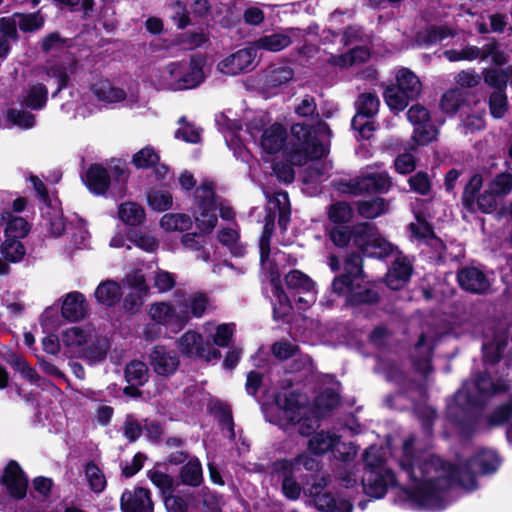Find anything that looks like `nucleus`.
<instances>
[{
  "label": "nucleus",
  "instance_id": "1",
  "mask_svg": "<svg viewBox=\"0 0 512 512\" xmlns=\"http://www.w3.org/2000/svg\"><path fill=\"white\" fill-rule=\"evenodd\" d=\"M457 464L431 454L415 462L416 479H410L413 487L400 486L399 499L417 508L442 510L445 508V492L455 485Z\"/></svg>",
  "mask_w": 512,
  "mask_h": 512
},
{
  "label": "nucleus",
  "instance_id": "2",
  "mask_svg": "<svg viewBox=\"0 0 512 512\" xmlns=\"http://www.w3.org/2000/svg\"><path fill=\"white\" fill-rule=\"evenodd\" d=\"M331 293L345 299L353 312L368 311L382 299L379 285L367 280L364 261L359 253L350 252L343 260V271L331 282Z\"/></svg>",
  "mask_w": 512,
  "mask_h": 512
},
{
  "label": "nucleus",
  "instance_id": "3",
  "mask_svg": "<svg viewBox=\"0 0 512 512\" xmlns=\"http://www.w3.org/2000/svg\"><path fill=\"white\" fill-rule=\"evenodd\" d=\"M286 153L292 165L303 166L309 161L324 158L328 151L311 125L296 123L291 127V140Z\"/></svg>",
  "mask_w": 512,
  "mask_h": 512
},
{
  "label": "nucleus",
  "instance_id": "4",
  "mask_svg": "<svg viewBox=\"0 0 512 512\" xmlns=\"http://www.w3.org/2000/svg\"><path fill=\"white\" fill-rule=\"evenodd\" d=\"M499 465L500 461L495 453L480 451L457 464L455 485L474 491L478 488L477 476L492 474L496 472Z\"/></svg>",
  "mask_w": 512,
  "mask_h": 512
},
{
  "label": "nucleus",
  "instance_id": "5",
  "mask_svg": "<svg viewBox=\"0 0 512 512\" xmlns=\"http://www.w3.org/2000/svg\"><path fill=\"white\" fill-rule=\"evenodd\" d=\"M483 404L479 396L459 389L454 394L453 403L447 405L446 418L460 430L461 434L470 436L476 427V418L472 411Z\"/></svg>",
  "mask_w": 512,
  "mask_h": 512
},
{
  "label": "nucleus",
  "instance_id": "6",
  "mask_svg": "<svg viewBox=\"0 0 512 512\" xmlns=\"http://www.w3.org/2000/svg\"><path fill=\"white\" fill-rule=\"evenodd\" d=\"M195 202L200 210L199 217L195 218L197 228L204 234H210L216 227L218 217L217 195L213 182H203L195 192Z\"/></svg>",
  "mask_w": 512,
  "mask_h": 512
},
{
  "label": "nucleus",
  "instance_id": "7",
  "mask_svg": "<svg viewBox=\"0 0 512 512\" xmlns=\"http://www.w3.org/2000/svg\"><path fill=\"white\" fill-rule=\"evenodd\" d=\"M206 65L205 56L197 53L190 56L189 70H186L185 61H175L168 65V71L173 78H177L182 89H192L199 86L205 79L203 71Z\"/></svg>",
  "mask_w": 512,
  "mask_h": 512
},
{
  "label": "nucleus",
  "instance_id": "8",
  "mask_svg": "<svg viewBox=\"0 0 512 512\" xmlns=\"http://www.w3.org/2000/svg\"><path fill=\"white\" fill-rule=\"evenodd\" d=\"M512 322H476L475 329L488 330L492 333L491 343L484 344L485 362L495 365L500 362L501 355L507 346L509 329Z\"/></svg>",
  "mask_w": 512,
  "mask_h": 512
},
{
  "label": "nucleus",
  "instance_id": "9",
  "mask_svg": "<svg viewBox=\"0 0 512 512\" xmlns=\"http://www.w3.org/2000/svg\"><path fill=\"white\" fill-rule=\"evenodd\" d=\"M408 121L413 125V140L417 145L425 146L436 139L438 130L432 122L429 110L416 103L406 113Z\"/></svg>",
  "mask_w": 512,
  "mask_h": 512
},
{
  "label": "nucleus",
  "instance_id": "10",
  "mask_svg": "<svg viewBox=\"0 0 512 512\" xmlns=\"http://www.w3.org/2000/svg\"><path fill=\"white\" fill-rule=\"evenodd\" d=\"M456 280L462 290L474 295L487 294L492 285L483 266L466 265L459 268Z\"/></svg>",
  "mask_w": 512,
  "mask_h": 512
},
{
  "label": "nucleus",
  "instance_id": "11",
  "mask_svg": "<svg viewBox=\"0 0 512 512\" xmlns=\"http://www.w3.org/2000/svg\"><path fill=\"white\" fill-rule=\"evenodd\" d=\"M364 493L374 499L383 498L389 487H398L395 473L392 469L373 471L365 470L361 480Z\"/></svg>",
  "mask_w": 512,
  "mask_h": 512
},
{
  "label": "nucleus",
  "instance_id": "12",
  "mask_svg": "<svg viewBox=\"0 0 512 512\" xmlns=\"http://www.w3.org/2000/svg\"><path fill=\"white\" fill-rule=\"evenodd\" d=\"M414 268L409 258L400 250L388 267L383 281L385 285L394 291L403 289L411 280Z\"/></svg>",
  "mask_w": 512,
  "mask_h": 512
},
{
  "label": "nucleus",
  "instance_id": "13",
  "mask_svg": "<svg viewBox=\"0 0 512 512\" xmlns=\"http://www.w3.org/2000/svg\"><path fill=\"white\" fill-rule=\"evenodd\" d=\"M0 484L6 488L9 496L16 500L26 497L28 479L17 461L10 460L4 467L3 474L0 477Z\"/></svg>",
  "mask_w": 512,
  "mask_h": 512
},
{
  "label": "nucleus",
  "instance_id": "14",
  "mask_svg": "<svg viewBox=\"0 0 512 512\" xmlns=\"http://www.w3.org/2000/svg\"><path fill=\"white\" fill-rule=\"evenodd\" d=\"M121 512H154L151 490L142 486L125 488L120 497Z\"/></svg>",
  "mask_w": 512,
  "mask_h": 512
},
{
  "label": "nucleus",
  "instance_id": "15",
  "mask_svg": "<svg viewBox=\"0 0 512 512\" xmlns=\"http://www.w3.org/2000/svg\"><path fill=\"white\" fill-rule=\"evenodd\" d=\"M216 308L215 300L207 293L201 291L191 293L187 298H183V301L178 304V312L184 315L182 320H189V317H204L205 315L214 312ZM176 320H181V318L178 317Z\"/></svg>",
  "mask_w": 512,
  "mask_h": 512
},
{
  "label": "nucleus",
  "instance_id": "16",
  "mask_svg": "<svg viewBox=\"0 0 512 512\" xmlns=\"http://www.w3.org/2000/svg\"><path fill=\"white\" fill-rule=\"evenodd\" d=\"M81 180L88 191L96 196H103L111 187L109 171L103 164L92 163L81 174Z\"/></svg>",
  "mask_w": 512,
  "mask_h": 512
},
{
  "label": "nucleus",
  "instance_id": "17",
  "mask_svg": "<svg viewBox=\"0 0 512 512\" xmlns=\"http://www.w3.org/2000/svg\"><path fill=\"white\" fill-rule=\"evenodd\" d=\"M434 348L435 345L428 343L426 334L421 332L413 346L410 361L413 368L424 377H427L433 371L432 360Z\"/></svg>",
  "mask_w": 512,
  "mask_h": 512
},
{
  "label": "nucleus",
  "instance_id": "18",
  "mask_svg": "<svg viewBox=\"0 0 512 512\" xmlns=\"http://www.w3.org/2000/svg\"><path fill=\"white\" fill-rule=\"evenodd\" d=\"M149 364L157 375L169 377L177 371L180 360L173 351H168L165 346L155 345L149 354Z\"/></svg>",
  "mask_w": 512,
  "mask_h": 512
},
{
  "label": "nucleus",
  "instance_id": "19",
  "mask_svg": "<svg viewBox=\"0 0 512 512\" xmlns=\"http://www.w3.org/2000/svg\"><path fill=\"white\" fill-rule=\"evenodd\" d=\"M89 310L85 295L79 291H71L61 297L60 312L63 320H85Z\"/></svg>",
  "mask_w": 512,
  "mask_h": 512
},
{
  "label": "nucleus",
  "instance_id": "20",
  "mask_svg": "<svg viewBox=\"0 0 512 512\" xmlns=\"http://www.w3.org/2000/svg\"><path fill=\"white\" fill-rule=\"evenodd\" d=\"M390 186V178L385 173H372L347 183V187L352 194L386 193Z\"/></svg>",
  "mask_w": 512,
  "mask_h": 512
},
{
  "label": "nucleus",
  "instance_id": "21",
  "mask_svg": "<svg viewBox=\"0 0 512 512\" xmlns=\"http://www.w3.org/2000/svg\"><path fill=\"white\" fill-rule=\"evenodd\" d=\"M417 223H410L408 229L411 235L418 241L435 249V251L446 250V244L439 238L433 225L428 222L422 215H416Z\"/></svg>",
  "mask_w": 512,
  "mask_h": 512
},
{
  "label": "nucleus",
  "instance_id": "22",
  "mask_svg": "<svg viewBox=\"0 0 512 512\" xmlns=\"http://www.w3.org/2000/svg\"><path fill=\"white\" fill-rule=\"evenodd\" d=\"M110 348L109 338L94 330L89 343L81 349V357L90 365L99 364L105 361Z\"/></svg>",
  "mask_w": 512,
  "mask_h": 512
},
{
  "label": "nucleus",
  "instance_id": "23",
  "mask_svg": "<svg viewBox=\"0 0 512 512\" xmlns=\"http://www.w3.org/2000/svg\"><path fill=\"white\" fill-rule=\"evenodd\" d=\"M254 58L255 51L253 49H240L223 59L218 64V69L226 75H238L252 65Z\"/></svg>",
  "mask_w": 512,
  "mask_h": 512
},
{
  "label": "nucleus",
  "instance_id": "24",
  "mask_svg": "<svg viewBox=\"0 0 512 512\" xmlns=\"http://www.w3.org/2000/svg\"><path fill=\"white\" fill-rule=\"evenodd\" d=\"M383 99L394 115H398L400 112H403L411 102L418 100V98L411 96L408 91L397 85L395 82L390 83L384 88Z\"/></svg>",
  "mask_w": 512,
  "mask_h": 512
},
{
  "label": "nucleus",
  "instance_id": "25",
  "mask_svg": "<svg viewBox=\"0 0 512 512\" xmlns=\"http://www.w3.org/2000/svg\"><path fill=\"white\" fill-rule=\"evenodd\" d=\"M456 35V31L447 25L430 24L416 32L415 42L421 47L428 48Z\"/></svg>",
  "mask_w": 512,
  "mask_h": 512
},
{
  "label": "nucleus",
  "instance_id": "26",
  "mask_svg": "<svg viewBox=\"0 0 512 512\" xmlns=\"http://www.w3.org/2000/svg\"><path fill=\"white\" fill-rule=\"evenodd\" d=\"M287 141V131L281 123H274L266 128L260 139L263 151L269 155L280 152Z\"/></svg>",
  "mask_w": 512,
  "mask_h": 512
},
{
  "label": "nucleus",
  "instance_id": "27",
  "mask_svg": "<svg viewBox=\"0 0 512 512\" xmlns=\"http://www.w3.org/2000/svg\"><path fill=\"white\" fill-rule=\"evenodd\" d=\"M90 91L98 101L109 104L119 103L127 97V93L123 88L114 86L110 80L104 78L94 82L90 87Z\"/></svg>",
  "mask_w": 512,
  "mask_h": 512
},
{
  "label": "nucleus",
  "instance_id": "28",
  "mask_svg": "<svg viewBox=\"0 0 512 512\" xmlns=\"http://www.w3.org/2000/svg\"><path fill=\"white\" fill-rule=\"evenodd\" d=\"M204 481L202 464L197 456H192L181 466L177 485H184L191 488H198Z\"/></svg>",
  "mask_w": 512,
  "mask_h": 512
},
{
  "label": "nucleus",
  "instance_id": "29",
  "mask_svg": "<svg viewBox=\"0 0 512 512\" xmlns=\"http://www.w3.org/2000/svg\"><path fill=\"white\" fill-rule=\"evenodd\" d=\"M0 227H4L5 237L20 240L30 232V225L26 219L14 216L11 211L0 214Z\"/></svg>",
  "mask_w": 512,
  "mask_h": 512
},
{
  "label": "nucleus",
  "instance_id": "30",
  "mask_svg": "<svg viewBox=\"0 0 512 512\" xmlns=\"http://www.w3.org/2000/svg\"><path fill=\"white\" fill-rule=\"evenodd\" d=\"M353 228L352 243L357 248L355 252L359 253L364 260L365 253L379 231L378 227L374 223L358 222L353 224Z\"/></svg>",
  "mask_w": 512,
  "mask_h": 512
},
{
  "label": "nucleus",
  "instance_id": "31",
  "mask_svg": "<svg viewBox=\"0 0 512 512\" xmlns=\"http://www.w3.org/2000/svg\"><path fill=\"white\" fill-rule=\"evenodd\" d=\"M271 285L273 287V295L276 298V301L273 303V319L284 320L293 311V306L282 287L278 274L271 277Z\"/></svg>",
  "mask_w": 512,
  "mask_h": 512
},
{
  "label": "nucleus",
  "instance_id": "32",
  "mask_svg": "<svg viewBox=\"0 0 512 512\" xmlns=\"http://www.w3.org/2000/svg\"><path fill=\"white\" fill-rule=\"evenodd\" d=\"M205 343L203 336L192 330L184 333L177 341L180 352L188 358H203L205 356Z\"/></svg>",
  "mask_w": 512,
  "mask_h": 512
},
{
  "label": "nucleus",
  "instance_id": "33",
  "mask_svg": "<svg viewBox=\"0 0 512 512\" xmlns=\"http://www.w3.org/2000/svg\"><path fill=\"white\" fill-rule=\"evenodd\" d=\"M96 302L107 308L115 307L121 300L122 289L119 283L114 280L102 281L94 292Z\"/></svg>",
  "mask_w": 512,
  "mask_h": 512
},
{
  "label": "nucleus",
  "instance_id": "34",
  "mask_svg": "<svg viewBox=\"0 0 512 512\" xmlns=\"http://www.w3.org/2000/svg\"><path fill=\"white\" fill-rule=\"evenodd\" d=\"M94 330L92 322H87L84 327H70L62 331L61 341L69 348H83L85 344L89 343Z\"/></svg>",
  "mask_w": 512,
  "mask_h": 512
},
{
  "label": "nucleus",
  "instance_id": "35",
  "mask_svg": "<svg viewBox=\"0 0 512 512\" xmlns=\"http://www.w3.org/2000/svg\"><path fill=\"white\" fill-rule=\"evenodd\" d=\"M483 187V176L479 173H474L469 181L465 184L461 196V203L465 210L470 213L476 212V199Z\"/></svg>",
  "mask_w": 512,
  "mask_h": 512
},
{
  "label": "nucleus",
  "instance_id": "36",
  "mask_svg": "<svg viewBox=\"0 0 512 512\" xmlns=\"http://www.w3.org/2000/svg\"><path fill=\"white\" fill-rule=\"evenodd\" d=\"M338 442L339 437L337 435L322 430L308 440L307 448L313 455L321 456L333 450Z\"/></svg>",
  "mask_w": 512,
  "mask_h": 512
},
{
  "label": "nucleus",
  "instance_id": "37",
  "mask_svg": "<svg viewBox=\"0 0 512 512\" xmlns=\"http://www.w3.org/2000/svg\"><path fill=\"white\" fill-rule=\"evenodd\" d=\"M354 217L351 205L346 201H336L327 207L328 224L326 226H337L350 224Z\"/></svg>",
  "mask_w": 512,
  "mask_h": 512
},
{
  "label": "nucleus",
  "instance_id": "38",
  "mask_svg": "<svg viewBox=\"0 0 512 512\" xmlns=\"http://www.w3.org/2000/svg\"><path fill=\"white\" fill-rule=\"evenodd\" d=\"M270 203L278 211V226L282 232L287 230L291 220V204L289 194L286 191L274 192Z\"/></svg>",
  "mask_w": 512,
  "mask_h": 512
},
{
  "label": "nucleus",
  "instance_id": "39",
  "mask_svg": "<svg viewBox=\"0 0 512 512\" xmlns=\"http://www.w3.org/2000/svg\"><path fill=\"white\" fill-rule=\"evenodd\" d=\"M48 101V88L43 83H36L29 86L22 104L31 110H42Z\"/></svg>",
  "mask_w": 512,
  "mask_h": 512
},
{
  "label": "nucleus",
  "instance_id": "40",
  "mask_svg": "<svg viewBox=\"0 0 512 512\" xmlns=\"http://www.w3.org/2000/svg\"><path fill=\"white\" fill-rule=\"evenodd\" d=\"M395 83L408 91L411 96L419 99L422 93V82L409 68L402 67L395 74Z\"/></svg>",
  "mask_w": 512,
  "mask_h": 512
},
{
  "label": "nucleus",
  "instance_id": "41",
  "mask_svg": "<svg viewBox=\"0 0 512 512\" xmlns=\"http://www.w3.org/2000/svg\"><path fill=\"white\" fill-rule=\"evenodd\" d=\"M358 214L365 219H375L388 211V204L381 197L360 200L356 203Z\"/></svg>",
  "mask_w": 512,
  "mask_h": 512
},
{
  "label": "nucleus",
  "instance_id": "42",
  "mask_svg": "<svg viewBox=\"0 0 512 512\" xmlns=\"http://www.w3.org/2000/svg\"><path fill=\"white\" fill-rule=\"evenodd\" d=\"M119 219L129 226H139L145 220L144 208L136 202L122 203L118 208Z\"/></svg>",
  "mask_w": 512,
  "mask_h": 512
},
{
  "label": "nucleus",
  "instance_id": "43",
  "mask_svg": "<svg viewBox=\"0 0 512 512\" xmlns=\"http://www.w3.org/2000/svg\"><path fill=\"white\" fill-rule=\"evenodd\" d=\"M294 77V70L289 66L269 67L265 76V87L275 90L289 83Z\"/></svg>",
  "mask_w": 512,
  "mask_h": 512
},
{
  "label": "nucleus",
  "instance_id": "44",
  "mask_svg": "<svg viewBox=\"0 0 512 512\" xmlns=\"http://www.w3.org/2000/svg\"><path fill=\"white\" fill-rule=\"evenodd\" d=\"M353 224L325 226V232L331 243L340 249L347 248L353 239Z\"/></svg>",
  "mask_w": 512,
  "mask_h": 512
},
{
  "label": "nucleus",
  "instance_id": "45",
  "mask_svg": "<svg viewBox=\"0 0 512 512\" xmlns=\"http://www.w3.org/2000/svg\"><path fill=\"white\" fill-rule=\"evenodd\" d=\"M285 283L288 289L298 293H314L315 282L305 273L298 269H293L285 276Z\"/></svg>",
  "mask_w": 512,
  "mask_h": 512
},
{
  "label": "nucleus",
  "instance_id": "46",
  "mask_svg": "<svg viewBox=\"0 0 512 512\" xmlns=\"http://www.w3.org/2000/svg\"><path fill=\"white\" fill-rule=\"evenodd\" d=\"M124 378L128 384L144 386L149 380L148 366L139 360H132L126 364Z\"/></svg>",
  "mask_w": 512,
  "mask_h": 512
},
{
  "label": "nucleus",
  "instance_id": "47",
  "mask_svg": "<svg viewBox=\"0 0 512 512\" xmlns=\"http://www.w3.org/2000/svg\"><path fill=\"white\" fill-rule=\"evenodd\" d=\"M380 100L374 93H362L356 101V115L354 117L374 118L379 110Z\"/></svg>",
  "mask_w": 512,
  "mask_h": 512
},
{
  "label": "nucleus",
  "instance_id": "48",
  "mask_svg": "<svg viewBox=\"0 0 512 512\" xmlns=\"http://www.w3.org/2000/svg\"><path fill=\"white\" fill-rule=\"evenodd\" d=\"M5 360L15 371L19 372L23 378L31 384H37L40 381L41 377L37 373L36 369L30 366L23 357L14 352H10L6 355Z\"/></svg>",
  "mask_w": 512,
  "mask_h": 512
},
{
  "label": "nucleus",
  "instance_id": "49",
  "mask_svg": "<svg viewBox=\"0 0 512 512\" xmlns=\"http://www.w3.org/2000/svg\"><path fill=\"white\" fill-rule=\"evenodd\" d=\"M466 104L465 92L461 88L446 91L440 100L441 110L450 115L456 114Z\"/></svg>",
  "mask_w": 512,
  "mask_h": 512
},
{
  "label": "nucleus",
  "instance_id": "50",
  "mask_svg": "<svg viewBox=\"0 0 512 512\" xmlns=\"http://www.w3.org/2000/svg\"><path fill=\"white\" fill-rule=\"evenodd\" d=\"M482 75L484 83L493 88L494 91H506L508 86V66L505 68H484Z\"/></svg>",
  "mask_w": 512,
  "mask_h": 512
},
{
  "label": "nucleus",
  "instance_id": "51",
  "mask_svg": "<svg viewBox=\"0 0 512 512\" xmlns=\"http://www.w3.org/2000/svg\"><path fill=\"white\" fill-rule=\"evenodd\" d=\"M147 477L151 483L159 489L162 497H165L170 493H174L176 486H178L177 480L175 481L171 475L155 468L150 469L147 472Z\"/></svg>",
  "mask_w": 512,
  "mask_h": 512
},
{
  "label": "nucleus",
  "instance_id": "52",
  "mask_svg": "<svg viewBox=\"0 0 512 512\" xmlns=\"http://www.w3.org/2000/svg\"><path fill=\"white\" fill-rule=\"evenodd\" d=\"M417 455L414 449V438L404 440L402 446V457L399 460L400 468L407 473L409 479H416L415 462Z\"/></svg>",
  "mask_w": 512,
  "mask_h": 512
},
{
  "label": "nucleus",
  "instance_id": "53",
  "mask_svg": "<svg viewBox=\"0 0 512 512\" xmlns=\"http://www.w3.org/2000/svg\"><path fill=\"white\" fill-rule=\"evenodd\" d=\"M292 43L290 36L283 33L264 35L257 41V47L266 51L279 52Z\"/></svg>",
  "mask_w": 512,
  "mask_h": 512
},
{
  "label": "nucleus",
  "instance_id": "54",
  "mask_svg": "<svg viewBox=\"0 0 512 512\" xmlns=\"http://www.w3.org/2000/svg\"><path fill=\"white\" fill-rule=\"evenodd\" d=\"M209 412L218 419L220 425L229 429L232 437H234V420L230 405L221 400H216L209 405Z\"/></svg>",
  "mask_w": 512,
  "mask_h": 512
},
{
  "label": "nucleus",
  "instance_id": "55",
  "mask_svg": "<svg viewBox=\"0 0 512 512\" xmlns=\"http://www.w3.org/2000/svg\"><path fill=\"white\" fill-rule=\"evenodd\" d=\"M395 250L397 251L398 249L378 232L364 257L383 260L392 255Z\"/></svg>",
  "mask_w": 512,
  "mask_h": 512
},
{
  "label": "nucleus",
  "instance_id": "56",
  "mask_svg": "<svg viewBox=\"0 0 512 512\" xmlns=\"http://www.w3.org/2000/svg\"><path fill=\"white\" fill-rule=\"evenodd\" d=\"M160 226L166 231L182 232L191 228L192 220L187 214H165L160 220Z\"/></svg>",
  "mask_w": 512,
  "mask_h": 512
},
{
  "label": "nucleus",
  "instance_id": "57",
  "mask_svg": "<svg viewBox=\"0 0 512 512\" xmlns=\"http://www.w3.org/2000/svg\"><path fill=\"white\" fill-rule=\"evenodd\" d=\"M84 472L90 489L95 493L103 492L107 481L99 466L94 461H89L84 467Z\"/></svg>",
  "mask_w": 512,
  "mask_h": 512
},
{
  "label": "nucleus",
  "instance_id": "58",
  "mask_svg": "<svg viewBox=\"0 0 512 512\" xmlns=\"http://www.w3.org/2000/svg\"><path fill=\"white\" fill-rule=\"evenodd\" d=\"M0 252L6 261L17 263L23 259L26 250L20 240L6 238L1 244Z\"/></svg>",
  "mask_w": 512,
  "mask_h": 512
},
{
  "label": "nucleus",
  "instance_id": "59",
  "mask_svg": "<svg viewBox=\"0 0 512 512\" xmlns=\"http://www.w3.org/2000/svg\"><path fill=\"white\" fill-rule=\"evenodd\" d=\"M159 154L151 146H146L136 152L132 157V164L137 169H149L158 165Z\"/></svg>",
  "mask_w": 512,
  "mask_h": 512
},
{
  "label": "nucleus",
  "instance_id": "60",
  "mask_svg": "<svg viewBox=\"0 0 512 512\" xmlns=\"http://www.w3.org/2000/svg\"><path fill=\"white\" fill-rule=\"evenodd\" d=\"M340 404V395L333 388H326L314 400V406L322 413H329Z\"/></svg>",
  "mask_w": 512,
  "mask_h": 512
},
{
  "label": "nucleus",
  "instance_id": "61",
  "mask_svg": "<svg viewBox=\"0 0 512 512\" xmlns=\"http://www.w3.org/2000/svg\"><path fill=\"white\" fill-rule=\"evenodd\" d=\"M508 97L506 91H493L488 98L490 115L494 119H501L508 111Z\"/></svg>",
  "mask_w": 512,
  "mask_h": 512
},
{
  "label": "nucleus",
  "instance_id": "62",
  "mask_svg": "<svg viewBox=\"0 0 512 512\" xmlns=\"http://www.w3.org/2000/svg\"><path fill=\"white\" fill-rule=\"evenodd\" d=\"M149 207L157 212L169 210L173 205V198L169 191L151 190L147 194Z\"/></svg>",
  "mask_w": 512,
  "mask_h": 512
},
{
  "label": "nucleus",
  "instance_id": "63",
  "mask_svg": "<svg viewBox=\"0 0 512 512\" xmlns=\"http://www.w3.org/2000/svg\"><path fill=\"white\" fill-rule=\"evenodd\" d=\"M126 238L138 248L150 253L155 252L159 246L158 241L153 236L143 234L133 228L126 232Z\"/></svg>",
  "mask_w": 512,
  "mask_h": 512
},
{
  "label": "nucleus",
  "instance_id": "64",
  "mask_svg": "<svg viewBox=\"0 0 512 512\" xmlns=\"http://www.w3.org/2000/svg\"><path fill=\"white\" fill-rule=\"evenodd\" d=\"M489 189L498 197H505L512 192V174L501 172L489 184Z\"/></svg>",
  "mask_w": 512,
  "mask_h": 512
}]
</instances>
